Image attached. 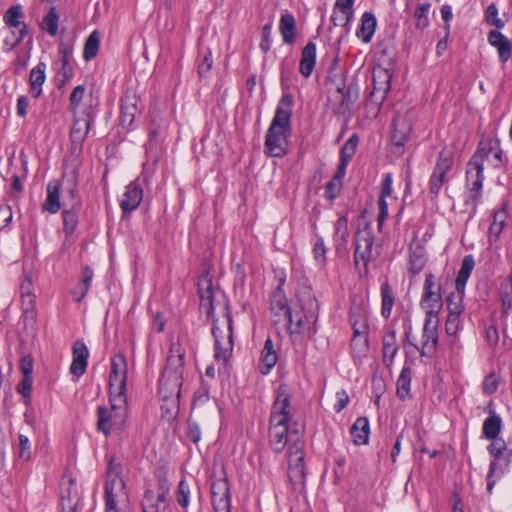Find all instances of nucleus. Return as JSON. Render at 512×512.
<instances>
[{
	"mask_svg": "<svg viewBox=\"0 0 512 512\" xmlns=\"http://www.w3.org/2000/svg\"><path fill=\"white\" fill-rule=\"evenodd\" d=\"M499 386V378L494 374L490 373L487 375L483 382V391L484 393L490 395L496 392Z\"/></svg>",
	"mask_w": 512,
	"mask_h": 512,
	"instance_id": "774afa93",
	"label": "nucleus"
},
{
	"mask_svg": "<svg viewBox=\"0 0 512 512\" xmlns=\"http://www.w3.org/2000/svg\"><path fill=\"white\" fill-rule=\"evenodd\" d=\"M354 0H337L332 15L335 25L347 27L353 18Z\"/></svg>",
	"mask_w": 512,
	"mask_h": 512,
	"instance_id": "5701e85b",
	"label": "nucleus"
},
{
	"mask_svg": "<svg viewBox=\"0 0 512 512\" xmlns=\"http://www.w3.org/2000/svg\"><path fill=\"white\" fill-rule=\"evenodd\" d=\"M465 291H457L448 298V316L460 317L464 311L463 297Z\"/></svg>",
	"mask_w": 512,
	"mask_h": 512,
	"instance_id": "8fccbe9b",
	"label": "nucleus"
},
{
	"mask_svg": "<svg viewBox=\"0 0 512 512\" xmlns=\"http://www.w3.org/2000/svg\"><path fill=\"white\" fill-rule=\"evenodd\" d=\"M420 306L426 318L439 320L438 315L442 309L443 301L439 292L423 293Z\"/></svg>",
	"mask_w": 512,
	"mask_h": 512,
	"instance_id": "4be33fe9",
	"label": "nucleus"
},
{
	"mask_svg": "<svg viewBox=\"0 0 512 512\" xmlns=\"http://www.w3.org/2000/svg\"><path fill=\"white\" fill-rule=\"evenodd\" d=\"M22 319L27 335L34 337L37 333L36 305L22 306Z\"/></svg>",
	"mask_w": 512,
	"mask_h": 512,
	"instance_id": "58836bf2",
	"label": "nucleus"
},
{
	"mask_svg": "<svg viewBox=\"0 0 512 512\" xmlns=\"http://www.w3.org/2000/svg\"><path fill=\"white\" fill-rule=\"evenodd\" d=\"M507 220V211L503 206L493 214V221L489 228V240L495 242L499 239L500 234L505 226Z\"/></svg>",
	"mask_w": 512,
	"mask_h": 512,
	"instance_id": "4c0bfd02",
	"label": "nucleus"
},
{
	"mask_svg": "<svg viewBox=\"0 0 512 512\" xmlns=\"http://www.w3.org/2000/svg\"><path fill=\"white\" fill-rule=\"evenodd\" d=\"M294 446H289L288 460V478L296 491H301L305 484V463H304V441L297 434H292Z\"/></svg>",
	"mask_w": 512,
	"mask_h": 512,
	"instance_id": "6e6552de",
	"label": "nucleus"
},
{
	"mask_svg": "<svg viewBox=\"0 0 512 512\" xmlns=\"http://www.w3.org/2000/svg\"><path fill=\"white\" fill-rule=\"evenodd\" d=\"M378 250L374 248V237L369 224L360 228L355 236L354 263L360 273H367L368 265L376 260Z\"/></svg>",
	"mask_w": 512,
	"mask_h": 512,
	"instance_id": "0eeeda50",
	"label": "nucleus"
},
{
	"mask_svg": "<svg viewBox=\"0 0 512 512\" xmlns=\"http://www.w3.org/2000/svg\"><path fill=\"white\" fill-rule=\"evenodd\" d=\"M86 88L84 85L76 86L69 97V107L73 114L88 113L93 111V101L90 100L89 104H82V100L85 96Z\"/></svg>",
	"mask_w": 512,
	"mask_h": 512,
	"instance_id": "a878e982",
	"label": "nucleus"
},
{
	"mask_svg": "<svg viewBox=\"0 0 512 512\" xmlns=\"http://www.w3.org/2000/svg\"><path fill=\"white\" fill-rule=\"evenodd\" d=\"M475 262L471 255L465 256L458 272L455 286L457 291H465L467 280L474 268Z\"/></svg>",
	"mask_w": 512,
	"mask_h": 512,
	"instance_id": "a19ab883",
	"label": "nucleus"
},
{
	"mask_svg": "<svg viewBox=\"0 0 512 512\" xmlns=\"http://www.w3.org/2000/svg\"><path fill=\"white\" fill-rule=\"evenodd\" d=\"M127 365L124 356L115 355L111 359L109 395H126Z\"/></svg>",
	"mask_w": 512,
	"mask_h": 512,
	"instance_id": "9d476101",
	"label": "nucleus"
},
{
	"mask_svg": "<svg viewBox=\"0 0 512 512\" xmlns=\"http://www.w3.org/2000/svg\"><path fill=\"white\" fill-rule=\"evenodd\" d=\"M143 199V189L135 181L125 187V191L120 199V207L123 213L127 214L138 208Z\"/></svg>",
	"mask_w": 512,
	"mask_h": 512,
	"instance_id": "6ab92c4d",
	"label": "nucleus"
},
{
	"mask_svg": "<svg viewBox=\"0 0 512 512\" xmlns=\"http://www.w3.org/2000/svg\"><path fill=\"white\" fill-rule=\"evenodd\" d=\"M290 395L286 386H279L270 416V445L275 452H281L286 445L294 446L292 434L302 439L301 432L289 425Z\"/></svg>",
	"mask_w": 512,
	"mask_h": 512,
	"instance_id": "f257e3e1",
	"label": "nucleus"
},
{
	"mask_svg": "<svg viewBox=\"0 0 512 512\" xmlns=\"http://www.w3.org/2000/svg\"><path fill=\"white\" fill-rule=\"evenodd\" d=\"M292 103L291 95H282L275 116L268 128L265 148L272 157H282L287 152L288 137L291 134Z\"/></svg>",
	"mask_w": 512,
	"mask_h": 512,
	"instance_id": "f03ea898",
	"label": "nucleus"
},
{
	"mask_svg": "<svg viewBox=\"0 0 512 512\" xmlns=\"http://www.w3.org/2000/svg\"><path fill=\"white\" fill-rule=\"evenodd\" d=\"M279 29L285 43H292L295 36V19L290 14L281 16Z\"/></svg>",
	"mask_w": 512,
	"mask_h": 512,
	"instance_id": "c03bdc74",
	"label": "nucleus"
},
{
	"mask_svg": "<svg viewBox=\"0 0 512 512\" xmlns=\"http://www.w3.org/2000/svg\"><path fill=\"white\" fill-rule=\"evenodd\" d=\"M411 369L404 367L397 379V395L400 399H406L410 394Z\"/></svg>",
	"mask_w": 512,
	"mask_h": 512,
	"instance_id": "49530a36",
	"label": "nucleus"
},
{
	"mask_svg": "<svg viewBox=\"0 0 512 512\" xmlns=\"http://www.w3.org/2000/svg\"><path fill=\"white\" fill-rule=\"evenodd\" d=\"M486 162L494 167H498L502 163V152L498 147H494L491 141L481 142L467 165L466 181L469 197L472 200H477L480 196L483 182L482 172Z\"/></svg>",
	"mask_w": 512,
	"mask_h": 512,
	"instance_id": "20e7f679",
	"label": "nucleus"
},
{
	"mask_svg": "<svg viewBox=\"0 0 512 512\" xmlns=\"http://www.w3.org/2000/svg\"><path fill=\"white\" fill-rule=\"evenodd\" d=\"M342 187V182L337 179H333L329 181L325 188V198L332 201L334 200L338 194L340 193Z\"/></svg>",
	"mask_w": 512,
	"mask_h": 512,
	"instance_id": "69168bd1",
	"label": "nucleus"
},
{
	"mask_svg": "<svg viewBox=\"0 0 512 512\" xmlns=\"http://www.w3.org/2000/svg\"><path fill=\"white\" fill-rule=\"evenodd\" d=\"M392 175L390 173H387L384 175L381 193L378 201L379 206V215L377 218L378 227L381 228L383 222L388 216V203L386 201L387 197H390L392 194Z\"/></svg>",
	"mask_w": 512,
	"mask_h": 512,
	"instance_id": "393cba45",
	"label": "nucleus"
},
{
	"mask_svg": "<svg viewBox=\"0 0 512 512\" xmlns=\"http://www.w3.org/2000/svg\"><path fill=\"white\" fill-rule=\"evenodd\" d=\"M350 320L352 323L353 333H368V311L363 303H360L351 309Z\"/></svg>",
	"mask_w": 512,
	"mask_h": 512,
	"instance_id": "cd10ccee",
	"label": "nucleus"
},
{
	"mask_svg": "<svg viewBox=\"0 0 512 512\" xmlns=\"http://www.w3.org/2000/svg\"><path fill=\"white\" fill-rule=\"evenodd\" d=\"M453 164L452 156L449 152H442L439 155L436 167L434 172L439 173V175H446L447 171L451 168Z\"/></svg>",
	"mask_w": 512,
	"mask_h": 512,
	"instance_id": "4d7b16f0",
	"label": "nucleus"
},
{
	"mask_svg": "<svg viewBox=\"0 0 512 512\" xmlns=\"http://www.w3.org/2000/svg\"><path fill=\"white\" fill-rule=\"evenodd\" d=\"M501 428V420L498 416H490L483 425V433L489 439H495Z\"/></svg>",
	"mask_w": 512,
	"mask_h": 512,
	"instance_id": "603ef678",
	"label": "nucleus"
},
{
	"mask_svg": "<svg viewBox=\"0 0 512 512\" xmlns=\"http://www.w3.org/2000/svg\"><path fill=\"white\" fill-rule=\"evenodd\" d=\"M110 406H98L97 408V430L105 436L120 434L127 419V397L126 395H109Z\"/></svg>",
	"mask_w": 512,
	"mask_h": 512,
	"instance_id": "423d86ee",
	"label": "nucleus"
},
{
	"mask_svg": "<svg viewBox=\"0 0 512 512\" xmlns=\"http://www.w3.org/2000/svg\"><path fill=\"white\" fill-rule=\"evenodd\" d=\"M73 115L74 123L70 133L71 140L74 144L81 145L90 130V126L94 121L95 114L94 112H88L85 114L80 113Z\"/></svg>",
	"mask_w": 512,
	"mask_h": 512,
	"instance_id": "2eb2a0df",
	"label": "nucleus"
},
{
	"mask_svg": "<svg viewBox=\"0 0 512 512\" xmlns=\"http://www.w3.org/2000/svg\"><path fill=\"white\" fill-rule=\"evenodd\" d=\"M430 10V5L426 3H421L416 6L414 12L415 26L420 30H424L429 25L428 13Z\"/></svg>",
	"mask_w": 512,
	"mask_h": 512,
	"instance_id": "3c124183",
	"label": "nucleus"
},
{
	"mask_svg": "<svg viewBox=\"0 0 512 512\" xmlns=\"http://www.w3.org/2000/svg\"><path fill=\"white\" fill-rule=\"evenodd\" d=\"M168 502V489L161 486L159 488V492L157 494L156 501L154 502V494L152 491L148 490L145 493L143 499V512H146V507L151 506L154 509V512H164L167 508Z\"/></svg>",
	"mask_w": 512,
	"mask_h": 512,
	"instance_id": "c756f323",
	"label": "nucleus"
},
{
	"mask_svg": "<svg viewBox=\"0 0 512 512\" xmlns=\"http://www.w3.org/2000/svg\"><path fill=\"white\" fill-rule=\"evenodd\" d=\"M59 15L55 7H50L48 13L44 16L41 27L47 31L51 36H56L58 33Z\"/></svg>",
	"mask_w": 512,
	"mask_h": 512,
	"instance_id": "de8ad7c7",
	"label": "nucleus"
},
{
	"mask_svg": "<svg viewBox=\"0 0 512 512\" xmlns=\"http://www.w3.org/2000/svg\"><path fill=\"white\" fill-rule=\"evenodd\" d=\"M372 76L373 90L370 95L376 103L381 104L390 90L392 72L389 68L378 65L374 67Z\"/></svg>",
	"mask_w": 512,
	"mask_h": 512,
	"instance_id": "f8f14e48",
	"label": "nucleus"
},
{
	"mask_svg": "<svg viewBox=\"0 0 512 512\" xmlns=\"http://www.w3.org/2000/svg\"><path fill=\"white\" fill-rule=\"evenodd\" d=\"M184 370V351L178 343H172L167 363L159 380V394L164 402L177 405L180 397Z\"/></svg>",
	"mask_w": 512,
	"mask_h": 512,
	"instance_id": "7ed1b4c3",
	"label": "nucleus"
},
{
	"mask_svg": "<svg viewBox=\"0 0 512 512\" xmlns=\"http://www.w3.org/2000/svg\"><path fill=\"white\" fill-rule=\"evenodd\" d=\"M383 361L386 366H390L393 363L394 357L398 352V345L396 341V334L394 331H388L383 335Z\"/></svg>",
	"mask_w": 512,
	"mask_h": 512,
	"instance_id": "473e14b6",
	"label": "nucleus"
},
{
	"mask_svg": "<svg viewBox=\"0 0 512 512\" xmlns=\"http://www.w3.org/2000/svg\"><path fill=\"white\" fill-rule=\"evenodd\" d=\"M21 17L22 8L20 5H14L10 7L4 15V21L6 25L11 29H18V35L15 38V43L21 42L27 32L25 23L20 20Z\"/></svg>",
	"mask_w": 512,
	"mask_h": 512,
	"instance_id": "412c9836",
	"label": "nucleus"
},
{
	"mask_svg": "<svg viewBox=\"0 0 512 512\" xmlns=\"http://www.w3.org/2000/svg\"><path fill=\"white\" fill-rule=\"evenodd\" d=\"M100 40L101 35L97 30L93 31L88 36L83 49V58L85 61H90L97 56L100 47Z\"/></svg>",
	"mask_w": 512,
	"mask_h": 512,
	"instance_id": "79ce46f5",
	"label": "nucleus"
},
{
	"mask_svg": "<svg viewBox=\"0 0 512 512\" xmlns=\"http://www.w3.org/2000/svg\"><path fill=\"white\" fill-rule=\"evenodd\" d=\"M167 135V123L153 120L149 129V139L145 145L146 153L154 161L159 159V150Z\"/></svg>",
	"mask_w": 512,
	"mask_h": 512,
	"instance_id": "9b49d317",
	"label": "nucleus"
},
{
	"mask_svg": "<svg viewBox=\"0 0 512 512\" xmlns=\"http://www.w3.org/2000/svg\"><path fill=\"white\" fill-rule=\"evenodd\" d=\"M46 80V64L40 62L30 72L29 83L30 92L34 98H38L42 93V86Z\"/></svg>",
	"mask_w": 512,
	"mask_h": 512,
	"instance_id": "7c9ffc66",
	"label": "nucleus"
},
{
	"mask_svg": "<svg viewBox=\"0 0 512 512\" xmlns=\"http://www.w3.org/2000/svg\"><path fill=\"white\" fill-rule=\"evenodd\" d=\"M368 333L355 334L353 336L351 346L354 352L364 354L368 350Z\"/></svg>",
	"mask_w": 512,
	"mask_h": 512,
	"instance_id": "13d9d810",
	"label": "nucleus"
},
{
	"mask_svg": "<svg viewBox=\"0 0 512 512\" xmlns=\"http://www.w3.org/2000/svg\"><path fill=\"white\" fill-rule=\"evenodd\" d=\"M93 276V270L89 266L83 268L80 280V287H82V292L77 298V302H81L87 295Z\"/></svg>",
	"mask_w": 512,
	"mask_h": 512,
	"instance_id": "5fc2aeb1",
	"label": "nucleus"
},
{
	"mask_svg": "<svg viewBox=\"0 0 512 512\" xmlns=\"http://www.w3.org/2000/svg\"><path fill=\"white\" fill-rule=\"evenodd\" d=\"M369 421L367 418H358L351 427V435L356 445L366 444L369 438Z\"/></svg>",
	"mask_w": 512,
	"mask_h": 512,
	"instance_id": "f704fd0d",
	"label": "nucleus"
},
{
	"mask_svg": "<svg viewBox=\"0 0 512 512\" xmlns=\"http://www.w3.org/2000/svg\"><path fill=\"white\" fill-rule=\"evenodd\" d=\"M105 512H132L129 495L122 478V467L109 460L105 485Z\"/></svg>",
	"mask_w": 512,
	"mask_h": 512,
	"instance_id": "39448f33",
	"label": "nucleus"
},
{
	"mask_svg": "<svg viewBox=\"0 0 512 512\" xmlns=\"http://www.w3.org/2000/svg\"><path fill=\"white\" fill-rule=\"evenodd\" d=\"M413 115L407 111L395 116L393 122L392 143L397 147H403L408 141L412 130Z\"/></svg>",
	"mask_w": 512,
	"mask_h": 512,
	"instance_id": "ddd939ff",
	"label": "nucleus"
},
{
	"mask_svg": "<svg viewBox=\"0 0 512 512\" xmlns=\"http://www.w3.org/2000/svg\"><path fill=\"white\" fill-rule=\"evenodd\" d=\"M348 222L347 218L344 216H341L337 219V221L334 224V234H333V241L335 245V249L338 254L343 253L347 249L348 245Z\"/></svg>",
	"mask_w": 512,
	"mask_h": 512,
	"instance_id": "bb28decb",
	"label": "nucleus"
},
{
	"mask_svg": "<svg viewBox=\"0 0 512 512\" xmlns=\"http://www.w3.org/2000/svg\"><path fill=\"white\" fill-rule=\"evenodd\" d=\"M81 208L80 202L68 204L66 201L63 204L62 218H63V231L68 237L74 233L78 225L79 212Z\"/></svg>",
	"mask_w": 512,
	"mask_h": 512,
	"instance_id": "aec40b11",
	"label": "nucleus"
},
{
	"mask_svg": "<svg viewBox=\"0 0 512 512\" xmlns=\"http://www.w3.org/2000/svg\"><path fill=\"white\" fill-rule=\"evenodd\" d=\"M438 324L439 320L425 318L421 342L422 355H430L436 350L438 344Z\"/></svg>",
	"mask_w": 512,
	"mask_h": 512,
	"instance_id": "a211bd4d",
	"label": "nucleus"
},
{
	"mask_svg": "<svg viewBox=\"0 0 512 512\" xmlns=\"http://www.w3.org/2000/svg\"><path fill=\"white\" fill-rule=\"evenodd\" d=\"M504 471L502 469H499L498 463L496 460L492 461L490 464V470L487 475V490L489 493H492L493 487L496 483L495 477H500L503 475Z\"/></svg>",
	"mask_w": 512,
	"mask_h": 512,
	"instance_id": "680f3d73",
	"label": "nucleus"
},
{
	"mask_svg": "<svg viewBox=\"0 0 512 512\" xmlns=\"http://www.w3.org/2000/svg\"><path fill=\"white\" fill-rule=\"evenodd\" d=\"M217 322H218L217 319H213V326L211 328V333L214 337V360L218 363L217 370L220 371L224 361L221 362L223 360V349H222V344H221L222 330L218 326Z\"/></svg>",
	"mask_w": 512,
	"mask_h": 512,
	"instance_id": "a18cd8bd",
	"label": "nucleus"
},
{
	"mask_svg": "<svg viewBox=\"0 0 512 512\" xmlns=\"http://www.w3.org/2000/svg\"><path fill=\"white\" fill-rule=\"evenodd\" d=\"M177 502L184 509H187L190 503V487L184 479L178 484Z\"/></svg>",
	"mask_w": 512,
	"mask_h": 512,
	"instance_id": "6e6d98bb",
	"label": "nucleus"
},
{
	"mask_svg": "<svg viewBox=\"0 0 512 512\" xmlns=\"http://www.w3.org/2000/svg\"><path fill=\"white\" fill-rule=\"evenodd\" d=\"M489 43L498 51L500 61L505 63L511 56L512 45L509 39L497 30H492L488 34Z\"/></svg>",
	"mask_w": 512,
	"mask_h": 512,
	"instance_id": "b1692460",
	"label": "nucleus"
},
{
	"mask_svg": "<svg viewBox=\"0 0 512 512\" xmlns=\"http://www.w3.org/2000/svg\"><path fill=\"white\" fill-rule=\"evenodd\" d=\"M271 311L275 316L283 317L284 320L290 318V308L285 295L280 291H276L271 299Z\"/></svg>",
	"mask_w": 512,
	"mask_h": 512,
	"instance_id": "ea45409f",
	"label": "nucleus"
},
{
	"mask_svg": "<svg viewBox=\"0 0 512 512\" xmlns=\"http://www.w3.org/2000/svg\"><path fill=\"white\" fill-rule=\"evenodd\" d=\"M89 350L82 341H76L72 348V363L70 365V373L79 378L87 369Z\"/></svg>",
	"mask_w": 512,
	"mask_h": 512,
	"instance_id": "dca6fc26",
	"label": "nucleus"
},
{
	"mask_svg": "<svg viewBox=\"0 0 512 512\" xmlns=\"http://www.w3.org/2000/svg\"><path fill=\"white\" fill-rule=\"evenodd\" d=\"M22 306L36 305V295L31 278L25 277L20 286Z\"/></svg>",
	"mask_w": 512,
	"mask_h": 512,
	"instance_id": "09e8293b",
	"label": "nucleus"
},
{
	"mask_svg": "<svg viewBox=\"0 0 512 512\" xmlns=\"http://www.w3.org/2000/svg\"><path fill=\"white\" fill-rule=\"evenodd\" d=\"M60 208V184L57 181H51L47 184V197L42 205V210L55 214Z\"/></svg>",
	"mask_w": 512,
	"mask_h": 512,
	"instance_id": "c85d7f7f",
	"label": "nucleus"
},
{
	"mask_svg": "<svg viewBox=\"0 0 512 512\" xmlns=\"http://www.w3.org/2000/svg\"><path fill=\"white\" fill-rule=\"evenodd\" d=\"M137 96L132 91H127L121 98L120 105V125L129 129L137 113Z\"/></svg>",
	"mask_w": 512,
	"mask_h": 512,
	"instance_id": "f3484780",
	"label": "nucleus"
},
{
	"mask_svg": "<svg viewBox=\"0 0 512 512\" xmlns=\"http://www.w3.org/2000/svg\"><path fill=\"white\" fill-rule=\"evenodd\" d=\"M357 141L351 137L341 149V161L349 162L356 151Z\"/></svg>",
	"mask_w": 512,
	"mask_h": 512,
	"instance_id": "338daca9",
	"label": "nucleus"
},
{
	"mask_svg": "<svg viewBox=\"0 0 512 512\" xmlns=\"http://www.w3.org/2000/svg\"><path fill=\"white\" fill-rule=\"evenodd\" d=\"M277 355L273 348V342L271 339H267L265 341L261 359H260V369L263 374L268 373L276 364Z\"/></svg>",
	"mask_w": 512,
	"mask_h": 512,
	"instance_id": "e433bc0d",
	"label": "nucleus"
},
{
	"mask_svg": "<svg viewBox=\"0 0 512 512\" xmlns=\"http://www.w3.org/2000/svg\"><path fill=\"white\" fill-rule=\"evenodd\" d=\"M316 60V46L308 43L302 50L300 72L304 77H309L314 69Z\"/></svg>",
	"mask_w": 512,
	"mask_h": 512,
	"instance_id": "72a5a7b5",
	"label": "nucleus"
},
{
	"mask_svg": "<svg viewBox=\"0 0 512 512\" xmlns=\"http://www.w3.org/2000/svg\"><path fill=\"white\" fill-rule=\"evenodd\" d=\"M18 454L23 460H29L31 456V445L27 436L19 434Z\"/></svg>",
	"mask_w": 512,
	"mask_h": 512,
	"instance_id": "e2e57ef3",
	"label": "nucleus"
},
{
	"mask_svg": "<svg viewBox=\"0 0 512 512\" xmlns=\"http://www.w3.org/2000/svg\"><path fill=\"white\" fill-rule=\"evenodd\" d=\"M185 438L192 442V443H198L201 439V430H200V427L199 425L192 421V420H189L186 424V427H185Z\"/></svg>",
	"mask_w": 512,
	"mask_h": 512,
	"instance_id": "bf43d9fd",
	"label": "nucleus"
},
{
	"mask_svg": "<svg viewBox=\"0 0 512 512\" xmlns=\"http://www.w3.org/2000/svg\"><path fill=\"white\" fill-rule=\"evenodd\" d=\"M486 21L497 28L504 26V21L498 18V9L494 4H491L486 9Z\"/></svg>",
	"mask_w": 512,
	"mask_h": 512,
	"instance_id": "0e129e2a",
	"label": "nucleus"
},
{
	"mask_svg": "<svg viewBox=\"0 0 512 512\" xmlns=\"http://www.w3.org/2000/svg\"><path fill=\"white\" fill-rule=\"evenodd\" d=\"M217 473L211 476L210 492L214 512L224 511V465H216Z\"/></svg>",
	"mask_w": 512,
	"mask_h": 512,
	"instance_id": "4468645a",
	"label": "nucleus"
},
{
	"mask_svg": "<svg viewBox=\"0 0 512 512\" xmlns=\"http://www.w3.org/2000/svg\"><path fill=\"white\" fill-rule=\"evenodd\" d=\"M382 295V309L381 314L384 318H388L391 314V310L394 303L392 292L388 285H383L381 289Z\"/></svg>",
	"mask_w": 512,
	"mask_h": 512,
	"instance_id": "864d4df0",
	"label": "nucleus"
},
{
	"mask_svg": "<svg viewBox=\"0 0 512 512\" xmlns=\"http://www.w3.org/2000/svg\"><path fill=\"white\" fill-rule=\"evenodd\" d=\"M61 501L63 512H75L78 499L76 496H72L69 488L62 491Z\"/></svg>",
	"mask_w": 512,
	"mask_h": 512,
	"instance_id": "052dcab7",
	"label": "nucleus"
},
{
	"mask_svg": "<svg viewBox=\"0 0 512 512\" xmlns=\"http://www.w3.org/2000/svg\"><path fill=\"white\" fill-rule=\"evenodd\" d=\"M60 56H61V68H60V75L63 76V79L60 80L61 85H65L74 74V69L72 65L70 64V57H71V51L68 48H60L59 50Z\"/></svg>",
	"mask_w": 512,
	"mask_h": 512,
	"instance_id": "37998d69",
	"label": "nucleus"
},
{
	"mask_svg": "<svg viewBox=\"0 0 512 512\" xmlns=\"http://www.w3.org/2000/svg\"><path fill=\"white\" fill-rule=\"evenodd\" d=\"M426 254L422 246L415 245L410 248L408 269L413 274L421 272L426 264Z\"/></svg>",
	"mask_w": 512,
	"mask_h": 512,
	"instance_id": "c9c22d12",
	"label": "nucleus"
},
{
	"mask_svg": "<svg viewBox=\"0 0 512 512\" xmlns=\"http://www.w3.org/2000/svg\"><path fill=\"white\" fill-rule=\"evenodd\" d=\"M316 320L317 303L314 299L309 298L303 317L295 315L294 319L292 314H290V318L286 319L288 323V331L291 335L304 333L305 331H307L309 335H312L314 333L312 326Z\"/></svg>",
	"mask_w": 512,
	"mask_h": 512,
	"instance_id": "1a4fd4ad",
	"label": "nucleus"
},
{
	"mask_svg": "<svg viewBox=\"0 0 512 512\" xmlns=\"http://www.w3.org/2000/svg\"><path fill=\"white\" fill-rule=\"evenodd\" d=\"M376 18L370 12H365L361 17V24L356 32L358 38L363 42L369 43L374 35L376 29Z\"/></svg>",
	"mask_w": 512,
	"mask_h": 512,
	"instance_id": "2f4dec72",
	"label": "nucleus"
}]
</instances>
